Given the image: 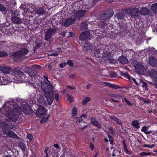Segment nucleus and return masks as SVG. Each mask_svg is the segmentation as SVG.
Returning a JSON list of instances; mask_svg holds the SVG:
<instances>
[{"label":"nucleus","mask_w":157,"mask_h":157,"mask_svg":"<svg viewBox=\"0 0 157 157\" xmlns=\"http://www.w3.org/2000/svg\"><path fill=\"white\" fill-rule=\"evenodd\" d=\"M81 117L82 118H86L87 116H86V115H85V114H82V115L81 116Z\"/></svg>","instance_id":"nucleus-60"},{"label":"nucleus","mask_w":157,"mask_h":157,"mask_svg":"<svg viewBox=\"0 0 157 157\" xmlns=\"http://www.w3.org/2000/svg\"><path fill=\"white\" fill-rule=\"evenodd\" d=\"M123 147L124 150L127 149L126 144L125 142V141L124 140H123Z\"/></svg>","instance_id":"nucleus-52"},{"label":"nucleus","mask_w":157,"mask_h":157,"mask_svg":"<svg viewBox=\"0 0 157 157\" xmlns=\"http://www.w3.org/2000/svg\"><path fill=\"white\" fill-rule=\"evenodd\" d=\"M86 11L85 10H78V11L76 12V13L74 12H72V14H75V15L74 17H75V19L76 20L77 19H79L85 13Z\"/></svg>","instance_id":"nucleus-15"},{"label":"nucleus","mask_w":157,"mask_h":157,"mask_svg":"<svg viewBox=\"0 0 157 157\" xmlns=\"http://www.w3.org/2000/svg\"><path fill=\"white\" fill-rule=\"evenodd\" d=\"M48 148H46L45 149L44 152L46 154V156L47 155V154H48V153H47V152L48 151Z\"/></svg>","instance_id":"nucleus-62"},{"label":"nucleus","mask_w":157,"mask_h":157,"mask_svg":"<svg viewBox=\"0 0 157 157\" xmlns=\"http://www.w3.org/2000/svg\"><path fill=\"white\" fill-rule=\"evenodd\" d=\"M13 21L16 24H19L21 23V20L18 17L16 16H13L12 18Z\"/></svg>","instance_id":"nucleus-28"},{"label":"nucleus","mask_w":157,"mask_h":157,"mask_svg":"<svg viewBox=\"0 0 157 157\" xmlns=\"http://www.w3.org/2000/svg\"><path fill=\"white\" fill-rule=\"evenodd\" d=\"M109 129L111 132V133H114V132H113V129H112V128L111 127H109Z\"/></svg>","instance_id":"nucleus-61"},{"label":"nucleus","mask_w":157,"mask_h":157,"mask_svg":"<svg viewBox=\"0 0 157 157\" xmlns=\"http://www.w3.org/2000/svg\"><path fill=\"white\" fill-rule=\"evenodd\" d=\"M44 99V98L43 95H40L39 97L38 100L39 102L43 103Z\"/></svg>","instance_id":"nucleus-40"},{"label":"nucleus","mask_w":157,"mask_h":157,"mask_svg":"<svg viewBox=\"0 0 157 157\" xmlns=\"http://www.w3.org/2000/svg\"><path fill=\"white\" fill-rule=\"evenodd\" d=\"M56 28L50 27L47 30L44 34V39L47 41L49 42L50 45L53 40V36L56 33Z\"/></svg>","instance_id":"nucleus-4"},{"label":"nucleus","mask_w":157,"mask_h":157,"mask_svg":"<svg viewBox=\"0 0 157 157\" xmlns=\"http://www.w3.org/2000/svg\"><path fill=\"white\" fill-rule=\"evenodd\" d=\"M140 12L142 15H146L149 13V10L146 7L142 8L140 10Z\"/></svg>","instance_id":"nucleus-20"},{"label":"nucleus","mask_w":157,"mask_h":157,"mask_svg":"<svg viewBox=\"0 0 157 157\" xmlns=\"http://www.w3.org/2000/svg\"><path fill=\"white\" fill-rule=\"evenodd\" d=\"M124 150L126 154L129 155H131V153L128 150L127 148L124 149Z\"/></svg>","instance_id":"nucleus-54"},{"label":"nucleus","mask_w":157,"mask_h":157,"mask_svg":"<svg viewBox=\"0 0 157 157\" xmlns=\"http://www.w3.org/2000/svg\"><path fill=\"white\" fill-rule=\"evenodd\" d=\"M90 34L88 31L83 32L79 36V39L81 41L90 38Z\"/></svg>","instance_id":"nucleus-12"},{"label":"nucleus","mask_w":157,"mask_h":157,"mask_svg":"<svg viewBox=\"0 0 157 157\" xmlns=\"http://www.w3.org/2000/svg\"><path fill=\"white\" fill-rule=\"evenodd\" d=\"M149 63L151 66H155L157 64V59L155 57H150L149 59Z\"/></svg>","instance_id":"nucleus-18"},{"label":"nucleus","mask_w":157,"mask_h":157,"mask_svg":"<svg viewBox=\"0 0 157 157\" xmlns=\"http://www.w3.org/2000/svg\"><path fill=\"white\" fill-rule=\"evenodd\" d=\"M41 87L45 93L46 91L50 92L53 90V86L52 84H48L45 81L41 82Z\"/></svg>","instance_id":"nucleus-6"},{"label":"nucleus","mask_w":157,"mask_h":157,"mask_svg":"<svg viewBox=\"0 0 157 157\" xmlns=\"http://www.w3.org/2000/svg\"><path fill=\"white\" fill-rule=\"evenodd\" d=\"M76 21L75 18H69L66 19L63 23L64 25L66 27H68L69 25L73 24Z\"/></svg>","instance_id":"nucleus-17"},{"label":"nucleus","mask_w":157,"mask_h":157,"mask_svg":"<svg viewBox=\"0 0 157 157\" xmlns=\"http://www.w3.org/2000/svg\"><path fill=\"white\" fill-rule=\"evenodd\" d=\"M90 100L91 99L89 97H86L82 101V103L84 105H86L87 103L89 102Z\"/></svg>","instance_id":"nucleus-32"},{"label":"nucleus","mask_w":157,"mask_h":157,"mask_svg":"<svg viewBox=\"0 0 157 157\" xmlns=\"http://www.w3.org/2000/svg\"><path fill=\"white\" fill-rule=\"evenodd\" d=\"M6 10V8L1 4H0V10L2 11H4Z\"/></svg>","instance_id":"nucleus-45"},{"label":"nucleus","mask_w":157,"mask_h":157,"mask_svg":"<svg viewBox=\"0 0 157 157\" xmlns=\"http://www.w3.org/2000/svg\"><path fill=\"white\" fill-rule=\"evenodd\" d=\"M8 54L7 53L2 51H0V57L7 56Z\"/></svg>","instance_id":"nucleus-41"},{"label":"nucleus","mask_w":157,"mask_h":157,"mask_svg":"<svg viewBox=\"0 0 157 157\" xmlns=\"http://www.w3.org/2000/svg\"><path fill=\"white\" fill-rule=\"evenodd\" d=\"M41 43H42L41 41H40V42L39 43H36V44L37 45V46L38 47H40V45L41 44Z\"/></svg>","instance_id":"nucleus-58"},{"label":"nucleus","mask_w":157,"mask_h":157,"mask_svg":"<svg viewBox=\"0 0 157 157\" xmlns=\"http://www.w3.org/2000/svg\"><path fill=\"white\" fill-rule=\"evenodd\" d=\"M91 124L94 126L97 127L98 128H101V125L97 121L95 117H92L91 118Z\"/></svg>","instance_id":"nucleus-19"},{"label":"nucleus","mask_w":157,"mask_h":157,"mask_svg":"<svg viewBox=\"0 0 157 157\" xmlns=\"http://www.w3.org/2000/svg\"><path fill=\"white\" fill-rule=\"evenodd\" d=\"M109 97L111 98H116L119 99L121 96L119 95L113 94H108Z\"/></svg>","instance_id":"nucleus-35"},{"label":"nucleus","mask_w":157,"mask_h":157,"mask_svg":"<svg viewBox=\"0 0 157 157\" xmlns=\"http://www.w3.org/2000/svg\"><path fill=\"white\" fill-rule=\"evenodd\" d=\"M25 72L28 74L29 77H26L21 71L15 69L13 72V75H10V77L9 79L6 77H0V85H6L10 82L19 83L27 82L32 84L35 88L38 89L40 87L39 84L36 82H33L32 80L36 75L35 71L28 67H25Z\"/></svg>","instance_id":"nucleus-2"},{"label":"nucleus","mask_w":157,"mask_h":157,"mask_svg":"<svg viewBox=\"0 0 157 157\" xmlns=\"http://www.w3.org/2000/svg\"><path fill=\"white\" fill-rule=\"evenodd\" d=\"M77 108L76 107H74L72 110V114L73 116H75L77 114Z\"/></svg>","instance_id":"nucleus-38"},{"label":"nucleus","mask_w":157,"mask_h":157,"mask_svg":"<svg viewBox=\"0 0 157 157\" xmlns=\"http://www.w3.org/2000/svg\"><path fill=\"white\" fill-rule=\"evenodd\" d=\"M67 63L68 65H70L71 66H73V64L72 61L71 60H68L67 62Z\"/></svg>","instance_id":"nucleus-49"},{"label":"nucleus","mask_w":157,"mask_h":157,"mask_svg":"<svg viewBox=\"0 0 157 157\" xmlns=\"http://www.w3.org/2000/svg\"><path fill=\"white\" fill-rule=\"evenodd\" d=\"M149 127L144 126L142 128L141 131L144 132V133L146 134H148L151 133L152 132L151 131H148Z\"/></svg>","instance_id":"nucleus-23"},{"label":"nucleus","mask_w":157,"mask_h":157,"mask_svg":"<svg viewBox=\"0 0 157 157\" xmlns=\"http://www.w3.org/2000/svg\"><path fill=\"white\" fill-rule=\"evenodd\" d=\"M155 146V145L154 144H152L151 145H149L147 144H146L144 145L143 146L144 147L149 148H150L152 149Z\"/></svg>","instance_id":"nucleus-44"},{"label":"nucleus","mask_w":157,"mask_h":157,"mask_svg":"<svg viewBox=\"0 0 157 157\" xmlns=\"http://www.w3.org/2000/svg\"><path fill=\"white\" fill-rule=\"evenodd\" d=\"M113 14V10L111 9L109 10L108 11H106L105 13H103V15L104 16L103 19H106L110 18L112 17Z\"/></svg>","instance_id":"nucleus-16"},{"label":"nucleus","mask_w":157,"mask_h":157,"mask_svg":"<svg viewBox=\"0 0 157 157\" xmlns=\"http://www.w3.org/2000/svg\"><path fill=\"white\" fill-rule=\"evenodd\" d=\"M122 101L123 102H124V101H125L126 103L129 105L130 106H132V105L131 102L125 98H123L122 99Z\"/></svg>","instance_id":"nucleus-39"},{"label":"nucleus","mask_w":157,"mask_h":157,"mask_svg":"<svg viewBox=\"0 0 157 157\" xmlns=\"http://www.w3.org/2000/svg\"><path fill=\"white\" fill-rule=\"evenodd\" d=\"M28 51L26 48H23L16 53V57H20L27 54Z\"/></svg>","instance_id":"nucleus-14"},{"label":"nucleus","mask_w":157,"mask_h":157,"mask_svg":"<svg viewBox=\"0 0 157 157\" xmlns=\"http://www.w3.org/2000/svg\"><path fill=\"white\" fill-rule=\"evenodd\" d=\"M0 70L2 72L7 74L11 72L12 69L8 66H0Z\"/></svg>","instance_id":"nucleus-13"},{"label":"nucleus","mask_w":157,"mask_h":157,"mask_svg":"<svg viewBox=\"0 0 157 157\" xmlns=\"http://www.w3.org/2000/svg\"><path fill=\"white\" fill-rule=\"evenodd\" d=\"M118 59L119 62L122 64H126L128 62L127 58L125 56L120 57Z\"/></svg>","instance_id":"nucleus-21"},{"label":"nucleus","mask_w":157,"mask_h":157,"mask_svg":"<svg viewBox=\"0 0 157 157\" xmlns=\"http://www.w3.org/2000/svg\"><path fill=\"white\" fill-rule=\"evenodd\" d=\"M151 9L152 11L157 13V3H155L152 5Z\"/></svg>","instance_id":"nucleus-34"},{"label":"nucleus","mask_w":157,"mask_h":157,"mask_svg":"<svg viewBox=\"0 0 157 157\" xmlns=\"http://www.w3.org/2000/svg\"><path fill=\"white\" fill-rule=\"evenodd\" d=\"M20 105L21 106L18 107V105L12 101L5 103L4 106L0 109V128L12 129L15 127L14 124L6 121L16 122L22 111L26 114L30 113L31 108L26 102H21Z\"/></svg>","instance_id":"nucleus-1"},{"label":"nucleus","mask_w":157,"mask_h":157,"mask_svg":"<svg viewBox=\"0 0 157 157\" xmlns=\"http://www.w3.org/2000/svg\"><path fill=\"white\" fill-rule=\"evenodd\" d=\"M134 67L136 72L139 74H143L145 71V68L140 63L136 64Z\"/></svg>","instance_id":"nucleus-8"},{"label":"nucleus","mask_w":157,"mask_h":157,"mask_svg":"<svg viewBox=\"0 0 157 157\" xmlns=\"http://www.w3.org/2000/svg\"><path fill=\"white\" fill-rule=\"evenodd\" d=\"M30 97L32 99H33L34 98H35L36 96V94H31L30 95Z\"/></svg>","instance_id":"nucleus-55"},{"label":"nucleus","mask_w":157,"mask_h":157,"mask_svg":"<svg viewBox=\"0 0 157 157\" xmlns=\"http://www.w3.org/2000/svg\"><path fill=\"white\" fill-rule=\"evenodd\" d=\"M110 118L116 122L117 124L121 125L122 124V121L114 116L110 117Z\"/></svg>","instance_id":"nucleus-27"},{"label":"nucleus","mask_w":157,"mask_h":157,"mask_svg":"<svg viewBox=\"0 0 157 157\" xmlns=\"http://www.w3.org/2000/svg\"><path fill=\"white\" fill-rule=\"evenodd\" d=\"M124 16V15L123 13H121L119 14V16H118V17L119 19H123Z\"/></svg>","instance_id":"nucleus-51"},{"label":"nucleus","mask_w":157,"mask_h":157,"mask_svg":"<svg viewBox=\"0 0 157 157\" xmlns=\"http://www.w3.org/2000/svg\"><path fill=\"white\" fill-rule=\"evenodd\" d=\"M87 26V23L86 22L82 23L80 26V28L82 30H86Z\"/></svg>","instance_id":"nucleus-31"},{"label":"nucleus","mask_w":157,"mask_h":157,"mask_svg":"<svg viewBox=\"0 0 157 157\" xmlns=\"http://www.w3.org/2000/svg\"><path fill=\"white\" fill-rule=\"evenodd\" d=\"M75 76V75L73 74L70 75V77L72 79H73Z\"/></svg>","instance_id":"nucleus-64"},{"label":"nucleus","mask_w":157,"mask_h":157,"mask_svg":"<svg viewBox=\"0 0 157 157\" xmlns=\"http://www.w3.org/2000/svg\"><path fill=\"white\" fill-rule=\"evenodd\" d=\"M138 9L137 8H129L127 9V12L132 17H136L138 16Z\"/></svg>","instance_id":"nucleus-9"},{"label":"nucleus","mask_w":157,"mask_h":157,"mask_svg":"<svg viewBox=\"0 0 157 157\" xmlns=\"http://www.w3.org/2000/svg\"><path fill=\"white\" fill-rule=\"evenodd\" d=\"M3 133L10 137L15 138H17L18 137L17 135L16 134L10 130L6 129H4L3 130Z\"/></svg>","instance_id":"nucleus-10"},{"label":"nucleus","mask_w":157,"mask_h":157,"mask_svg":"<svg viewBox=\"0 0 157 157\" xmlns=\"http://www.w3.org/2000/svg\"><path fill=\"white\" fill-rule=\"evenodd\" d=\"M19 146L23 150H25L26 148V145L22 142L19 144Z\"/></svg>","instance_id":"nucleus-36"},{"label":"nucleus","mask_w":157,"mask_h":157,"mask_svg":"<svg viewBox=\"0 0 157 157\" xmlns=\"http://www.w3.org/2000/svg\"><path fill=\"white\" fill-rule=\"evenodd\" d=\"M149 75L151 77L154 78L153 79L157 83V77H156L157 75V72L154 70H152L149 72Z\"/></svg>","instance_id":"nucleus-22"},{"label":"nucleus","mask_w":157,"mask_h":157,"mask_svg":"<svg viewBox=\"0 0 157 157\" xmlns=\"http://www.w3.org/2000/svg\"><path fill=\"white\" fill-rule=\"evenodd\" d=\"M47 109L44 106L40 105L37 108L35 113L36 115L38 117L42 118L40 122L42 123L47 121L49 117L47 114Z\"/></svg>","instance_id":"nucleus-3"},{"label":"nucleus","mask_w":157,"mask_h":157,"mask_svg":"<svg viewBox=\"0 0 157 157\" xmlns=\"http://www.w3.org/2000/svg\"><path fill=\"white\" fill-rule=\"evenodd\" d=\"M55 98L57 101H58L59 99V95L58 94H56L55 95Z\"/></svg>","instance_id":"nucleus-47"},{"label":"nucleus","mask_w":157,"mask_h":157,"mask_svg":"<svg viewBox=\"0 0 157 157\" xmlns=\"http://www.w3.org/2000/svg\"><path fill=\"white\" fill-rule=\"evenodd\" d=\"M35 13L39 14H42L44 13V10L43 8H38L36 10H35Z\"/></svg>","instance_id":"nucleus-29"},{"label":"nucleus","mask_w":157,"mask_h":157,"mask_svg":"<svg viewBox=\"0 0 157 157\" xmlns=\"http://www.w3.org/2000/svg\"><path fill=\"white\" fill-rule=\"evenodd\" d=\"M54 147H55V148H53V149H58L59 152V145L58 144H54Z\"/></svg>","instance_id":"nucleus-50"},{"label":"nucleus","mask_w":157,"mask_h":157,"mask_svg":"<svg viewBox=\"0 0 157 157\" xmlns=\"http://www.w3.org/2000/svg\"><path fill=\"white\" fill-rule=\"evenodd\" d=\"M104 84L105 85L114 89H117L119 88V87L118 85L111 84L106 82H104Z\"/></svg>","instance_id":"nucleus-24"},{"label":"nucleus","mask_w":157,"mask_h":157,"mask_svg":"<svg viewBox=\"0 0 157 157\" xmlns=\"http://www.w3.org/2000/svg\"><path fill=\"white\" fill-rule=\"evenodd\" d=\"M27 137L30 140H32L33 138L31 134H28L27 135Z\"/></svg>","instance_id":"nucleus-53"},{"label":"nucleus","mask_w":157,"mask_h":157,"mask_svg":"<svg viewBox=\"0 0 157 157\" xmlns=\"http://www.w3.org/2000/svg\"><path fill=\"white\" fill-rule=\"evenodd\" d=\"M91 47V44L89 42H86L85 44L84 48L87 51L90 49Z\"/></svg>","instance_id":"nucleus-33"},{"label":"nucleus","mask_w":157,"mask_h":157,"mask_svg":"<svg viewBox=\"0 0 157 157\" xmlns=\"http://www.w3.org/2000/svg\"><path fill=\"white\" fill-rule=\"evenodd\" d=\"M90 147L92 150H93L94 149V146L93 144L92 143H90Z\"/></svg>","instance_id":"nucleus-57"},{"label":"nucleus","mask_w":157,"mask_h":157,"mask_svg":"<svg viewBox=\"0 0 157 157\" xmlns=\"http://www.w3.org/2000/svg\"><path fill=\"white\" fill-rule=\"evenodd\" d=\"M131 124L136 129H138L140 128L139 123L138 120L132 121L131 122Z\"/></svg>","instance_id":"nucleus-26"},{"label":"nucleus","mask_w":157,"mask_h":157,"mask_svg":"<svg viewBox=\"0 0 157 157\" xmlns=\"http://www.w3.org/2000/svg\"><path fill=\"white\" fill-rule=\"evenodd\" d=\"M0 30L6 34H12L13 33V29L11 28L9 23H4L0 25Z\"/></svg>","instance_id":"nucleus-5"},{"label":"nucleus","mask_w":157,"mask_h":157,"mask_svg":"<svg viewBox=\"0 0 157 157\" xmlns=\"http://www.w3.org/2000/svg\"><path fill=\"white\" fill-rule=\"evenodd\" d=\"M139 80L140 81V84L141 86H142L143 88H144L145 90H148V88L146 83L145 82L139 79Z\"/></svg>","instance_id":"nucleus-30"},{"label":"nucleus","mask_w":157,"mask_h":157,"mask_svg":"<svg viewBox=\"0 0 157 157\" xmlns=\"http://www.w3.org/2000/svg\"><path fill=\"white\" fill-rule=\"evenodd\" d=\"M66 66V63H61L59 67L61 68H63L64 67Z\"/></svg>","instance_id":"nucleus-48"},{"label":"nucleus","mask_w":157,"mask_h":157,"mask_svg":"<svg viewBox=\"0 0 157 157\" xmlns=\"http://www.w3.org/2000/svg\"><path fill=\"white\" fill-rule=\"evenodd\" d=\"M124 76L126 78H128L129 79L130 81H133L135 83V84L137 86L138 85V83L137 82V81L135 80V79L131 77L127 73H124Z\"/></svg>","instance_id":"nucleus-25"},{"label":"nucleus","mask_w":157,"mask_h":157,"mask_svg":"<svg viewBox=\"0 0 157 157\" xmlns=\"http://www.w3.org/2000/svg\"><path fill=\"white\" fill-rule=\"evenodd\" d=\"M91 85L90 84H88V85H87V86H86V88L87 89H89L90 88V87H91Z\"/></svg>","instance_id":"nucleus-63"},{"label":"nucleus","mask_w":157,"mask_h":157,"mask_svg":"<svg viewBox=\"0 0 157 157\" xmlns=\"http://www.w3.org/2000/svg\"><path fill=\"white\" fill-rule=\"evenodd\" d=\"M108 137L109 138V141L110 142V144L111 145H113V138L110 135H108Z\"/></svg>","instance_id":"nucleus-43"},{"label":"nucleus","mask_w":157,"mask_h":157,"mask_svg":"<svg viewBox=\"0 0 157 157\" xmlns=\"http://www.w3.org/2000/svg\"><path fill=\"white\" fill-rule=\"evenodd\" d=\"M44 94L48 104L51 105L54 100L53 90L50 92L46 91L45 93H44Z\"/></svg>","instance_id":"nucleus-7"},{"label":"nucleus","mask_w":157,"mask_h":157,"mask_svg":"<svg viewBox=\"0 0 157 157\" xmlns=\"http://www.w3.org/2000/svg\"><path fill=\"white\" fill-rule=\"evenodd\" d=\"M58 149H51L48 154H47L46 157H58Z\"/></svg>","instance_id":"nucleus-11"},{"label":"nucleus","mask_w":157,"mask_h":157,"mask_svg":"<svg viewBox=\"0 0 157 157\" xmlns=\"http://www.w3.org/2000/svg\"><path fill=\"white\" fill-rule=\"evenodd\" d=\"M67 87L69 88L71 90H73L75 89V88L74 87L71 86H68Z\"/></svg>","instance_id":"nucleus-59"},{"label":"nucleus","mask_w":157,"mask_h":157,"mask_svg":"<svg viewBox=\"0 0 157 157\" xmlns=\"http://www.w3.org/2000/svg\"><path fill=\"white\" fill-rule=\"evenodd\" d=\"M67 97L68 100H69L71 102H72L73 101V98L72 97L67 94Z\"/></svg>","instance_id":"nucleus-42"},{"label":"nucleus","mask_w":157,"mask_h":157,"mask_svg":"<svg viewBox=\"0 0 157 157\" xmlns=\"http://www.w3.org/2000/svg\"><path fill=\"white\" fill-rule=\"evenodd\" d=\"M140 155L141 156H147L151 155V153L150 152L146 153L145 152H142L140 154Z\"/></svg>","instance_id":"nucleus-37"},{"label":"nucleus","mask_w":157,"mask_h":157,"mask_svg":"<svg viewBox=\"0 0 157 157\" xmlns=\"http://www.w3.org/2000/svg\"><path fill=\"white\" fill-rule=\"evenodd\" d=\"M30 97L32 99H33L34 98H35L36 96V94H31L30 95Z\"/></svg>","instance_id":"nucleus-56"},{"label":"nucleus","mask_w":157,"mask_h":157,"mask_svg":"<svg viewBox=\"0 0 157 157\" xmlns=\"http://www.w3.org/2000/svg\"><path fill=\"white\" fill-rule=\"evenodd\" d=\"M76 120L78 122L80 123L82 121L83 119L81 117H76Z\"/></svg>","instance_id":"nucleus-46"}]
</instances>
